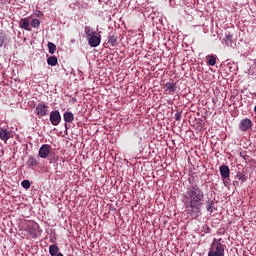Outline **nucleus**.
<instances>
[{
    "instance_id": "nucleus-15",
    "label": "nucleus",
    "mask_w": 256,
    "mask_h": 256,
    "mask_svg": "<svg viewBox=\"0 0 256 256\" xmlns=\"http://www.w3.org/2000/svg\"><path fill=\"white\" fill-rule=\"evenodd\" d=\"M63 120L66 123H72L74 121V114L72 112H66L63 114Z\"/></svg>"
},
{
    "instance_id": "nucleus-6",
    "label": "nucleus",
    "mask_w": 256,
    "mask_h": 256,
    "mask_svg": "<svg viewBox=\"0 0 256 256\" xmlns=\"http://www.w3.org/2000/svg\"><path fill=\"white\" fill-rule=\"evenodd\" d=\"M88 38V45L92 48H95L101 44V36H97L96 32H92V36H88Z\"/></svg>"
},
{
    "instance_id": "nucleus-19",
    "label": "nucleus",
    "mask_w": 256,
    "mask_h": 256,
    "mask_svg": "<svg viewBox=\"0 0 256 256\" xmlns=\"http://www.w3.org/2000/svg\"><path fill=\"white\" fill-rule=\"evenodd\" d=\"M48 48H49V53L51 55H54L56 51V45L53 42H48Z\"/></svg>"
},
{
    "instance_id": "nucleus-26",
    "label": "nucleus",
    "mask_w": 256,
    "mask_h": 256,
    "mask_svg": "<svg viewBox=\"0 0 256 256\" xmlns=\"http://www.w3.org/2000/svg\"><path fill=\"white\" fill-rule=\"evenodd\" d=\"M3 45H4V41L0 40V47H3Z\"/></svg>"
},
{
    "instance_id": "nucleus-13",
    "label": "nucleus",
    "mask_w": 256,
    "mask_h": 256,
    "mask_svg": "<svg viewBox=\"0 0 256 256\" xmlns=\"http://www.w3.org/2000/svg\"><path fill=\"white\" fill-rule=\"evenodd\" d=\"M59 251H60V248H59L58 245L53 244V245H50V246H49V254H50L51 256L60 255L61 252H59Z\"/></svg>"
},
{
    "instance_id": "nucleus-22",
    "label": "nucleus",
    "mask_w": 256,
    "mask_h": 256,
    "mask_svg": "<svg viewBox=\"0 0 256 256\" xmlns=\"http://www.w3.org/2000/svg\"><path fill=\"white\" fill-rule=\"evenodd\" d=\"M30 25L33 27V28H37L41 25V21L38 20V19H33L31 22H30Z\"/></svg>"
},
{
    "instance_id": "nucleus-18",
    "label": "nucleus",
    "mask_w": 256,
    "mask_h": 256,
    "mask_svg": "<svg viewBox=\"0 0 256 256\" xmlns=\"http://www.w3.org/2000/svg\"><path fill=\"white\" fill-rule=\"evenodd\" d=\"M208 58H209L208 60L209 66H214L217 63V57H215L214 55H209Z\"/></svg>"
},
{
    "instance_id": "nucleus-24",
    "label": "nucleus",
    "mask_w": 256,
    "mask_h": 256,
    "mask_svg": "<svg viewBox=\"0 0 256 256\" xmlns=\"http://www.w3.org/2000/svg\"><path fill=\"white\" fill-rule=\"evenodd\" d=\"M85 33L87 37H91V27L90 26H85Z\"/></svg>"
},
{
    "instance_id": "nucleus-7",
    "label": "nucleus",
    "mask_w": 256,
    "mask_h": 256,
    "mask_svg": "<svg viewBox=\"0 0 256 256\" xmlns=\"http://www.w3.org/2000/svg\"><path fill=\"white\" fill-rule=\"evenodd\" d=\"M51 153V146L49 144H43L39 149V157L46 159Z\"/></svg>"
},
{
    "instance_id": "nucleus-2",
    "label": "nucleus",
    "mask_w": 256,
    "mask_h": 256,
    "mask_svg": "<svg viewBox=\"0 0 256 256\" xmlns=\"http://www.w3.org/2000/svg\"><path fill=\"white\" fill-rule=\"evenodd\" d=\"M223 239L215 238L213 240V243L211 244V249L208 252V256H224L225 255V248L226 246L221 243Z\"/></svg>"
},
{
    "instance_id": "nucleus-16",
    "label": "nucleus",
    "mask_w": 256,
    "mask_h": 256,
    "mask_svg": "<svg viewBox=\"0 0 256 256\" xmlns=\"http://www.w3.org/2000/svg\"><path fill=\"white\" fill-rule=\"evenodd\" d=\"M47 63L50 66H56L58 63L57 57L55 56L48 57Z\"/></svg>"
},
{
    "instance_id": "nucleus-4",
    "label": "nucleus",
    "mask_w": 256,
    "mask_h": 256,
    "mask_svg": "<svg viewBox=\"0 0 256 256\" xmlns=\"http://www.w3.org/2000/svg\"><path fill=\"white\" fill-rule=\"evenodd\" d=\"M49 119L52 126H58L62 119L59 110L51 111Z\"/></svg>"
},
{
    "instance_id": "nucleus-14",
    "label": "nucleus",
    "mask_w": 256,
    "mask_h": 256,
    "mask_svg": "<svg viewBox=\"0 0 256 256\" xmlns=\"http://www.w3.org/2000/svg\"><path fill=\"white\" fill-rule=\"evenodd\" d=\"M118 37L114 34V32L109 33V38L107 39V43L115 46L117 44Z\"/></svg>"
},
{
    "instance_id": "nucleus-23",
    "label": "nucleus",
    "mask_w": 256,
    "mask_h": 256,
    "mask_svg": "<svg viewBox=\"0 0 256 256\" xmlns=\"http://www.w3.org/2000/svg\"><path fill=\"white\" fill-rule=\"evenodd\" d=\"M31 186V183L29 180H22L21 182V187L24 189H29Z\"/></svg>"
},
{
    "instance_id": "nucleus-25",
    "label": "nucleus",
    "mask_w": 256,
    "mask_h": 256,
    "mask_svg": "<svg viewBox=\"0 0 256 256\" xmlns=\"http://www.w3.org/2000/svg\"><path fill=\"white\" fill-rule=\"evenodd\" d=\"M182 118V112H177L176 115H174V119H176L177 122L181 121Z\"/></svg>"
},
{
    "instance_id": "nucleus-17",
    "label": "nucleus",
    "mask_w": 256,
    "mask_h": 256,
    "mask_svg": "<svg viewBox=\"0 0 256 256\" xmlns=\"http://www.w3.org/2000/svg\"><path fill=\"white\" fill-rule=\"evenodd\" d=\"M235 178L241 181V183H245L247 181L245 174H243L242 172H238L237 175H235Z\"/></svg>"
},
{
    "instance_id": "nucleus-5",
    "label": "nucleus",
    "mask_w": 256,
    "mask_h": 256,
    "mask_svg": "<svg viewBox=\"0 0 256 256\" xmlns=\"http://www.w3.org/2000/svg\"><path fill=\"white\" fill-rule=\"evenodd\" d=\"M253 127V121L250 118H244L240 121L239 129L241 132H247Z\"/></svg>"
},
{
    "instance_id": "nucleus-8",
    "label": "nucleus",
    "mask_w": 256,
    "mask_h": 256,
    "mask_svg": "<svg viewBox=\"0 0 256 256\" xmlns=\"http://www.w3.org/2000/svg\"><path fill=\"white\" fill-rule=\"evenodd\" d=\"M175 91H177V84L175 82H166L165 94L174 95Z\"/></svg>"
},
{
    "instance_id": "nucleus-11",
    "label": "nucleus",
    "mask_w": 256,
    "mask_h": 256,
    "mask_svg": "<svg viewBox=\"0 0 256 256\" xmlns=\"http://www.w3.org/2000/svg\"><path fill=\"white\" fill-rule=\"evenodd\" d=\"M10 138L11 133L5 128H0V139L6 143Z\"/></svg>"
},
{
    "instance_id": "nucleus-21",
    "label": "nucleus",
    "mask_w": 256,
    "mask_h": 256,
    "mask_svg": "<svg viewBox=\"0 0 256 256\" xmlns=\"http://www.w3.org/2000/svg\"><path fill=\"white\" fill-rule=\"evenodd\" d=\"M232 38L233 36L228 34L225 36V38H223V41H225V44L229 46L232 44Z\"/></svg>"
},
{
    "instance_id": "nucleus-20",
    "label": "nucleus",
    "mask_w": 256,
    "mask_h": 256,
    "mask_svg": "<svg viewBox=\"0 0 256 256\" xmlns=\"http://www.w3.org/2000/svg\"><path fill=\"white\" fill-rule=\"evenodd\" d=\"M214 205H215L214 201H208L207 202V211L209 213H213L214 212V209H215Z\"/></svg>"
},
{
    "instance_id": "nucleus-1",
    "label": "nucleus",
    "mask_w": 256,
    "mask_h": 256,
    "mask_svg": "<svg viewBox=\"0 0 256 256\" xmlns=\"http://www.w3.org/2000/svg\"><path fill=\"white\" fill-rule=\"evenodd\" d=\"M204 202L205 192L198 184L191 183L183 197L185 207L191 209L194 213H200Z\"/></svg>"
},
{
    "instance_id": "nucleus-10",
    "label": "nucleus",
    "mask_w": 256,
    "mask_h": 256,
    "mask_svg": "<svg viewBox=\"0 0 256 256\" xmlns=\"http://www.w3.org/2000/svg\"><path fill=\"white\" fill-rule=\"evenodd\" d=\"M220 176L222 179H227L230 177V168L227 165L220 166Z\"/></svg>"
},
{
    "instance_id": "nucleus-12",
    "label": "nucleus",
    "mask_w": 256,
    "mask_h": 256,
    "mask_svg": "<svg viewBox=\"0 0 256 256\" xmlns=\"http://www.w3.org/2000/svg\"><path fill=\"white\" fill-rule=\"evenodd\" d=\"M39 162H40V158L30 156V158H28L27 165L28 167H37L40 164Z\"/></svg>"
},
{
    "instance_id": "nucleus-27",
    "label": "nucleus",
    "mask_w": 256,
    "mask_h": 256,
    "mask_svg": "<svg viewBox=\"0 0 256 256\" xmlns=\"http://www.w3.org/2000/svg\"><path fill=\"white\" fill-rule=\"evenodd\" d=\"M55 256H63V254H62V253H60V254H57V255H55Z\"/></svg>"
},
{
    "instance_id": "nucleus-28",
    "label": "nucleus",
    "mask_w": 256,
    "mask_h": 256,
    "mask_svg": "<svg viewBox=\"0 0 256 256\" xmlns=\"http://www.w3.org/2000/svg\"><path fill=\"white\" fill-rule=\"evenodd\" d=\"M254 112L256 113V106H254Z\"/></svg>"
},
{
    "instance_id": "nucleus-3",
    "label": "nucleus",
    "mask_w": 256,
    "mask_h": 256,
    "mask_svg": "<svg viewBox=\"0 0 256 256\" xmlns=\"http://www.w3.org/2000/svg\"><path fill=\"white\" fill-rule=\"evenodd\" d=\"M34 114L38 118L46 117L49 114V106L46 103L40 102L36 105V108H34Z\"/></svg>"
},
{
    "instance_id": "nucleus-9",
    "label": "nucleus",
    "mask_w": 256,
    "mask_h": 256,
    "mask_svg": "<svg viewBox=\"0 0 256 256\" xmlns=\"http://www.w3.org/2000/svg\"><path fill=\"white\" fill-rule=\"evenodd\" d=\"M19 27L21 29H24L26 31H31V27H30V18L29 17H25L22 18L19 22Z\"/></svg>"
}]
</instances>
